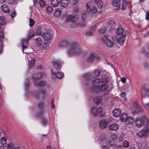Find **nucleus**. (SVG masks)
<instances>
[{"instance_id": "1", "label": "nucleus", "mask_w": 149, "mask_h": 149, "mask_svg": "<svg viewBox=\"0 0 149 149\" xmlns=\"http://www.w3.org/2000/svg\"><path fill=\"white\" fill-rule=\"evenodd\" d=\"M100 80L97 79L93 80L92 84L89 86L87 87L89 90L94 93H100L106 91L108 87V85L103 84L100 85Z\"/></svg>"}, {"instance_id": "2", "label": "nucleus", "mask_w": 149, "mask_h": 149, "mask_svg": "<svg viewBox=\"0 0 149 149\" xmlns=\"http://www.w3.org/2000/svg\"><path fill=\"white\" fill-rule=\"evenodd\" d=\"M59 46L61 47L70 46V47L68 51V53L70 54H77L79 51V49L77 48L78 45L77 43L74 44L65 40L61 42Z\"/></svg>"}, {"instance_id": "3", "label": "nucleus", "mask_w": 149, "mask_h": 149, "mask_svg": "<svg viewBox=\"0 0 149 149\" xmlns=\"http://www.w3.org/2000/svg\"><path fill=\"white\" fill-rule=\"evenodd\" d=\"M100 72L99 70L96 69L92 74L88 73L84 75L83 78L85 81V84L86 87L89 86L92 84V82L94 78H97L100 74Z\"/></svg>"}, {"instance_id": "4", "label": "nucleus", "mask_w": 149, "mask_h": 149, "mask_svg": "<svg viewBox=\"0 0 149 149\" xmlns=\"http://www.w3.org/2000/svg\"><path fill=\"white\" fill-rule=\"evenodd\" d=\"M148 120L145 117L140 118H137L135 120L136 126L138 127H140L145 124V122H148Z\"/></svg>"}, {"instance_id": "5", "label": "nucleus", "mask_w": 149, "mask_h": 149, "mask_svg": "<svg viewBox=\"0 0 149 149\" xmlns=\"http://www.w3.org/2000/svg\"><path fill=\"white\" fill-rule=\"evenodd\" d=\"M102 39L104 42L108 47H112L114 46V43L109 38L105 36H104L102 37Z\"/></svg>"}, {"instance_id": "6", "label": "nucleus", "mask_w": 149, "mask_h": 149, "mask_svg": "<svg viewBox=\"0 0 149 149\" xmlns=\"http://www.w3.org/2000/svg\"><path fill=\"white\" fill-rule=\"evenodd\" d=\"M26 96L29 98L31 99L33 97H35L36 99H39V93L38 91H35L33 93L30 92L26 93Z\"/></svg>"}, {"instance_id": "7", "label": "nucleus", "mask_w": 149, "mask_h": 149, "mask_svg": "<svg viewBox=\"0 0 149 149\" xmlns=\"http://www.w3.org/2000/svg\"><path fill=\"white\" fill-rule=\"evenodd\" d=\"M78 19V17L74 16L69 15L67 18L66 21L67 22H71L73 23L75 22Z\"/></svg>"}, {"instance_id": "8", "label": "nucleus", "mask_w": 149, "mask_h": 149, "mask_svg": "<svg viewBox=\"0 0 149 149\" xmlns=\"http://www.w3.org/2000/svg\"><path fill=\"white\" fill-rule=\"evenodd\" d=\"M137 135L139 137L147 136L149 135V132L143 129L138 133Z\"/></svg>"}, {"instance_id": "9", "label": "nucleus", "mask_w": 149, "mask_h": 149, "mask_svg": "<svg viewBox=\"0 0 149 149\" xmlns=\"http://www.w3.org/2000/svg\"><path fill=\"white\" fill-rule=\"evenodd\" d=\"M120 0H113L111 2V3L114 6L118 7L117 8L115 9L116 10H118L120 9Z\"/></svg>"}, {"instance_id": "10", "label": "nucleus", "mask_w": 149, "mask_h": 149, "mask_svg": "<svg viewBox=\"0 0 149 149\" xmlns=\"http://www.w3.org/2000/svg\"><path fill=\"white\" fill-rule=\"evenodd\" d=\"M108 124L107 120H101L99 123V126L102 129L105 128Z\"/></svg>"}, {"instance_id": "11", "label": "nucleus", "mask_w": 149, "mask_h": 149, "mask_svg": "<svg viewBox=\"0 0 149 149\" xmlns=\"http://www.w3.org/2000/svg\"><path fill=\"white\" fill-rule=\"evenodd\" d=\"M54 67L57 70H60L61 68V63L60 61H54L53 62Z\"/></svg>"}, {"instance_id": "12", "label": "nucleus", "mask_w": 149, "mask_h": 149, "mask_svg": "<svg viewBox=\"0 0 149 149\" xmlns=\"http://www.w3.org/2000/svg\"><path fill=\"white\" fill-rule=\"evenodd\" d=\"M35 85L38 86H44L47 84V82L45 81H38V80L34 81Z\"/></svg>"}, {"instance_id": "13", "label": "nucleus", "mask_w": 149, "mask_h": 149, "mask_svg": "<svg viewBox=\"0 0 149 149\" xmlns=\"http://www.w3.org/2000/svg\"><path fill=\"white\" fill-rule=\"evenodd\" d=\"M125 35H123L121 36L117 39V42L121 45H123L125 39Z\"/></svg>"}, {"instance_id": "14", "label": "nucleus", "mask_w": 149, "mask_h": 149, "mask_svg": "<svg viewBox=\"0 0 149 149\" xmlns=\"http://www.w3.org/2000/svg\"><path fill=\"white\" fill-rule=\"evenodd\" d=\"M30 57V56L29 54L27 56V57L28 58V60L29 61V66L30 68H32L34 66L35 59L34 58H32L31 59H29V57Z\"/></svg>"}, {"instance_id": "15", "label": "nucleus", "mask_w": 149, "mask_h": 149, "mask_svg": "<svg viewBox=\"0 0 149 149\" xmlns=\"http://www.w3.org/2000/svg\"><path fill=\"white\" fill-rule=\"evenodd\" d=\"M134 106L138 110V111H137L136 110H135V111H132V113L134 114H136L138 112H141L143 110L142 108L139 106V105L137 103H135L134 104Z\"/></svg>"}, {"instance_id": "16", "label": "nucleus", "mask_w": 149, "mask_h": 149, "mask_svg": "<svg viewBox=\"0 0 149 149\" xmlns=\"http://www.w3.org/2000/svg\"><path fill=\"white\" fill-rule=\"evenodd\" d=\"M42 36L46 40H50L52 38V35H50L49 33L45 32L42 34Z\"/></svg>"}, {"instance_id": "17", "label": "nucleus", "mask_w": 149, "mask_h": 149, "mask_svg": "<svg viewBox=\"0 0 149 149\" xmlns=\"http://www.w3.org/2000/svg\"><path fill=\"white\" fill-rule=\"evenodd\" d=\"M109 128L110 130L116 131L118 128V126L116 124H113L109 125Z\"/></svg>"}, {"instance_id": "18", "label": "nucleus", "mask_w": 149, "mask_h": 149, "mask_svg": "<svg viewBox=\"0 0 149 149\" xmlns=\"http://www.w3.org/2000/svg\"><path fill=\"white\" fill-rule=\"evenodd\" d=\"M61 0H51V3L54 7L58 6L60 3Z\"/></svg>"}, {"instance_id": "19", "label": "nucleus", "mask_w": 149, "mask_h": 149, "mask_svg": "<svg viewBox=\"0 0 149 149\" xmlns=\"http://www.w3.org/2000/svg\"><path fill=\"white\" fill-rule=\"evenodd\" d=\"M113 115L115 117H118L120 115L121 111L118 109H116L113 111Z\"/></svg>"}, {"instance_id": "20", "label": "nucleus", "mask_w": 149, "mask_h": 149, "mask_svg": "<svg viewBox=\"0 0 149 149\" xmlns=\"http://www.w3.org/2000/svg\"><path fill=\"white\" fill-rule=\"evenodd\" d=\"M106 144L107 145L109 146H110L114 145L115 144V141L111 138L109 140H107V142H106Z\"/></svg>"}, {"instance_id": "21", "label": "nucleus", "mask_w": 149, "mask_h": 149, "mask_svg": "<svg viewBox=\"0 0 149 149\" xmlns=\"http://www.w3.org/2000/svg\"><path fill=\"white\" fill-rule=\"evenodd\" d=\"M100 82L101 81L102 84H104L107 83L108 80L107 77V75H103L102 76L101 79H100Z\"/></svg>"}, {"instance_id": "22", "label": "nucleus", "mask_w": 149, "mask_h": 149, "mask_svg": "<svg viewBox=\"0 0 149 149\" xmlns=\"http://www.w3.org/2000/svg\"><path fill=\"white\" fill-rule=\"evenodd\" d=\"M125 122L127 124H130L133 123L134 122V119L132 117L128 116Z\"/></svg>"}, {"instance_id": "23", "label": "nucleus", "mask_w": 149, "mask_h": 149, "mask_svg": "<svg viewBox=\"0 0 149 149\" xmlns=\"http://www.w3.org/2000/svg\"><path fill=\"white\" fill-rule=\"evenodd\" d=\"M95 2L97 4L98 8H102L103 3L101 0H95Z\"/></svg>"}, {"instance_id": "24", "label": "nucleus", "mask_w": 149, "mask_h": 149, "mask_svg": "<svg viewBox=\"0 0 149 149\" xmlns=\"http://www.w3.org/2000/svg\"><path fill=\"white\" fill-rule=\"evenodd\" d=\"M56 76V77L58 79H61L62 78L64 75V74L62 72H58L56 74L55 73H54L52 75L53 77L54 76Z\"/></svg>"}, {"instance_id": "25", "label": "nucleus", "mask_w": 149, "mask_h": 149, "mask_svg": "<svg viewBox=\"0 0 149 149\" xmlns=\"http://www.w3.org/2000/svg\"><path fill=\"white\" fill-rule=\"evenodd\" d=\"M94 101L97 104H100L102 101L101 96H95L94 99Z\"/></svg>"}, {"instance_id": "26", "label": "nucleus", "mask_w": 149, "mask_h": 149, "mask_svg": "<svg viewBox=\"0 0 149 149\" xmlns=\"http://www.w3.org/2000/svg\"><path fill=\"white\" fill-rule=\"evenodd\" d=\"M128 116L127 113H123L120 117V120L123 122H125L127 119Z\"/></svg>"}, {"instance_id": "27", "label": "nucleus", "mask_w": 149, "mask_h": 149, "mask_svg": "<svg viewBox=\"0 0 149 149\" xmlns=\"http://www.w3.org/2000/svg\"><path fill=\"white\" fill-rule=\"evenodd\" d=\"M70 0H62L61 4L62 7L66 6L70 3Z\"/></svg>"}, {"instance_id": "28", "label": "nucleus", "mask_w": 149, "mask_h": 149, "mask_svg": "<svg viewBox=\"0 0 149 149\" xmlns=\"http://www.w3.org/2000/svg\"><path fill=\"white\" fill-rule=\"evenodd\" d=\"M92 111L94 116L95 117H96L98 114L97 110V108L95 107H93L92 109Z\"/></svg>"}, {"instance_id": "29", "label": "nucleus", "mask_w": 149, "mask_h": 149, "mask_svg": "<svg viewBox=\"0 0 149 149\" xmlns=\"http://www.w3.org/2000/svg\"><path fill=\"white\" fill-rule=\"evenodd\" d=\"M34 35V33L32 30H29L28 35L27 39L28 40L31 39L32 37Z\"/></svg>"}, {"instance_id": "30", "label": "nucleus", "mask_w": 149, "mask_h": 149, "mask_svg": "<svg viewBox=\"0 0 149 149\" xmlns=\"http://www.w3.org/2000/svg\"><path fill=\"white\" fill-rule=\"evenodd\" d=\"M1 10H2L4 12L8 13L9 11V8L7 7V5H6L4 4L2 5L1 6Z\"/></svg>"}, {"instance_id": "31", "label": "nucleus", "mask_w": 149, "mask_h": 149, "mask_svg": "<svg viewBox=\"0 0 149 149\" xmlns=\"http://www.w3.org/2000/svg\"><path fill=\"white\" fill-rule=\"evenodd\" d=\"M6 23V20L5 17L3 16H0V24L1 25H5Z\"/></svg>"}, {"instance_id": "32", "label": "nucleus", "mask_w": 149, "mask_h": 149, "mask_svg": "<svg viewBox=\"0 0 149 149\" xmlns=\"http://www.w3.org/2000/svg\"><path fill=\"white\" fill-rule=\"evenodd\" d=\"M123 31V28L121 26H119L116 30V33L117 34L119 35L122 34Z\"/></svg>"}, {"instance_id": "33", "label": "nucleus", "mask_w": 149, "mask_h": 149, "mask_svg": "<svg viewBox=\"0 0 149 149\" xmlns=\"http://www.w3.org/2000/svg\"><path fill=\"white\" fill-rule=\"evenodd\" d=\"M22 47L23 49L26 48L27 46L26 45L28 44V40H23L22 41Z\"/></svg>"}, {"instance_id": "34", "label": "nucleus", "mask_w": 149, "mask_h": 149, "mask_svg": "<svg viewBox=\"0 0 149 149\" xmlns=\"http://www.w3.org/2000/svg\"><path fill=\"white\" fill-rule=\"evenodd\" d=\"M42 74L41 73H39L38 74H35L33 76V78L35 79L34 81L36 80V79H38L40 78Z\"/></svg>"}, {"instance_id": "35", "label": "nucleus", "mask_w": 149, "mask_h": 149, "mask_svg": "<svg viewBox=\"0 0 149 149\" xmlns=\"http://www.w3.org/2000/svg\"><path fill=\"white\" fill-rule=\"evenodd\" d=\"M61 11L59 8H57L54 13V15L57 17H58L61 14Z\"/></svg>"}, {"instance_id": "36", "label": "nucleus", "mask_w": 149, "mask_h": 149, "mask_svg": "<svg viewBox=\"0 0 149 149\" xmlns=\"http://www.w3.org/2000/svg\"><path fill=\"white\" fill-rule=\"evenodd\" d=\"M95 55L93 54H90L89 57H88V62L91 61L94 59V58H95Z\"/></svg>"}, {"instance_id": "37", "label": "nucleus", "mask_w": 149, "mask_h": 149, "mask_svg": "<svg viewBox=\"0 0 149 149\" xmlns=\"http://www.w3.org/2000/svg\"><path fill=\"white\" fill-rule=\"evenodd\" d=\"M42 33V28L40 26H38L36 30V35L38 36L40 35Z\"/></svg>"}, {"instance_id": "38", "label": "nucleus", "mask_w": 149, "mask_h": 149, "mask_svg": "<svg viewBox=\"0 0 149 149\" xmlns=\"http://www.w3.org/2000/svg\"><path fill=\"white\" fill-rule=\"evenodd\" d=\"M144 124V126L143 129L149 132V123H148V122H145Z\"/></svg>"}, {"instance_id": "39", "label": "nucleus", "mask_w": 149, "mask_h": 149, "mask_svg": "<svg viewBox=\"0 0 149 149\" xmlns=\"http://www.w3.org/2000/svg\"><path fill=\"white\" fill-rule=\"evenodd\" d=\"M97 11V8L95 6H92L91 8L90 12L93 13H95Z\"/></svg>"}, {"instance_id": "40", "label": "nucleus", "mask_w": 149, "mask_h": 149, "mask_svg": "<svg viewBox=\"0 0 149 149\" xmlns=\"http://www.w3.org/2000/svg\"><path fill=\"white\" fill-rule=\"evenodd\" d=\"M39 3L40 6L42 8H43L45 6V2L43 0H40Z\"/></svg>"}, {"instance_id": "41", "label": "nucleus", "mask_w": 149, "mask_h": 149, "mask_svg": "<svg viewBox=\"0 0 149 149\" xmlns=\"http://www.w3.org/2000/svg\"><path fill=\"white\" fill-rule=\"evenodd\" d=\"M36 40L38 46H41L42 45V41L40 38H36Z\"/></svg>"}, {"instance_id": "42", "label": "nucleus", "mask_w": 149, "mask_h": 149, "mask_svg": "<svg viewBox=\"0 0 149 149\" xmlns=\"http://www.w3.org/2000/svg\"><path fill=\"white\" fill-rule=\"evenodd\" d=\"M127 1H124L122 5V7L121 8V10H124L126 8L127 6Z\"/></svg>"}, {"instance_id": "43", "label": "nucleus", "mask_w": 149, "mask_h": 149, "mask_svg": "<svg viewBox=\"0 0 149 149\" xmlns=\"http://www.w3.org/2000/svg\"><path fill=\"white\" fill-rule=\"evenodd\" d=\"M30 85V82L28 80L26 79V80L25 85V88L26 89H27Z\"/></svg>"}, {"instance_id": "44", "label": "nucleus", "mask_w": 149, "mask_h": 149, "mask_svg": "<svg viewBox=\"0 0 149 149\" xmlns=\"http://www.w3.org/2000/svg\"><path fill=\"white\" fill-rule=\"evenodd\" d=\"M35 24V21L33 19L31 18L29 19V26L30 27L33 26Z\"/></svg>"}, {"instance_id": "45", "label": "nucleus", "mask_w": 149, "mask_h": 149, "mask_svg": "<svg viewBox=\"0 0 149 149\" xmlns=\"http://www.w3.org/2000/svg\"><path fill=\"white\" fill-rule=\"evenodd\" d=\"M114 21L111 20L108 22L107 24V27H111L114 24Z\"/></svg>"}, {"instance_id": "46", "label": "nucleus", "mask_w": 149, "mask_h": 149, "mask_svg": "<svg viewBox=\"0 0 149 149\" xmlns=\"http://www.w3.org/2000/svg\"><path fill=\"white\" fill-rule=\"evenodd\" d=\"M53 10L52 8L50 6H48L47 8V11L48 13H50Z\"/></svg>"}, {"instance_id": "47", "label": "nucleus", "mask_w": 149, "mask_h": 149, "mask_svg": "<svg viewBox=\"0 0 149 149\" xmlns=\"http://www.w3.org/2000/svg\"><path fill=\"white\" fill-rule=\"evenodd\" d=\"M123 146L124 147H128L129 146L128 142L126 141H124L123 143Z\"/></svg>"}, {"instance_id": "48", "label": "nucleus", "mask_w": 149, "mask_h": 149, "mask_svg": "<svg viewBox=\"0 0 149 149\" xmlns=\"http://www.w3.org/2000/svg\"><path fill=\"white\" fill-rule=\"evenodd\" d=\"M44 105V103L42 101L39 102L38 104V105L39 107L40 108H42L43 107Z\"/></svg>"}, {"instance_id": "49", "label": "nucleus", "mask_w": 149, "mask_h": 149, "mask_svg": "<svg viewBox=\"0 0 149 149\" xmlns=\"http://www.w3.org/2000/svg\"><path fill=\"white\" fill-rule=\"evenodd\" d=\"M91 4L90 3H87L86 4V7L87 9V10L88 12L89 11V12H90V11L91 10Z\"/></svg>"}, {"instance_id": "50", "label": "nucleus", "mask_w": 149, "mask_h": 149, "mask_svg": "<svg viewBox=\"0 0 149 149\" xmlns=\"http://www.w3.org/2000/svg\"><path fill=\"white\" fill-rule=\"evenodd\" d=\"M1 141L2 144V146H3L5 145L6 144V139L4 138H2L1 139Z\"/></svg>"}, {"instance_id": "51", "label": "nucleus", "mask_w": 149, "mask_h": 149, "mask_svg": "<svg viewBox=\"0 0 149 149\" xmlns=\"http://www.w3.org/2000/svg\"><path fill=\"white\" fill-rule=\"evenodd\" d=\"M3 47V42L1 40H0V54H1L2 52Z\"/></svg>"}, {"instance_id": "52", "label": "nucleus", "mask_w": 149, "mask_h": 149, "mask_svg": "<svg viewBox=\"0 0 149 149\" xmlns=\"http://www.w3.org/2000/svg\"><path fill=\"white\" fill-rule=\"evenodd\" d=\"M42 93L43 95V98H44L45 97H46L47 96V92L45 91H42Z\"/></svg>"}, {"instance_id": "53", "label": "nucleus", "mask_w": 149, "mask_h": 149, "mask_svg": "<svg viewBox=\"0 0 149 149\" xmlns=\"http://www.w3.org/2000/svg\"><path fill=\"white\" fill-rule=\"evenodd\" d=\"M106 29L105 28H103V29H101L99 30V32L100 33L102 34L104 33L106 31Z\"/></svg>"}, {"instance_id": "54", "label": "nucleus", "mask_w": 149, "mask_h": 149, "mask_svg": "<svg viewBox=\"0 0 149 149\" xmlns=\"http://www.w3.org/2000/svg\"><path fill=\"white\" fill-rule=\"evenodd\" d=\"M13 146V144L11 143L8 145L7 148L8 149H12Z\"/></svg>"}, {"instance_id": "55", "label": "nucleus", "mask_w": 149, "mask_h": 149, "mask_svg": "<svg viewBox=\"0 0 149 149\" xmlns=\"http://www.w3.org/2000/svg\"><path fill=\"white\" fill-rule=\"evenodd\" d=\"M97 110L98 113H100L102 112L103 109L101 107H99L98 109H97Z\"/></svg>"}, {"instance_id": "56", "label": "nucleus", "mask_w": 149, "mask_h": 149, "mask_svg": "<svg viewBox=\"0 0 149 149\" xmlns=\"http://www.w3.org/2000/svg\"><path fill=\"white\" fill-rule=\"evenodd\" d=\"M120 80L123 83H125L126 82V79L125 77H122L121 79Z\"/></svg>"}, {"instance_id": "57", "label": "nucleus", "mask_w": 149, "mask_h": 149, "mask_svg": "<svg viewBox=\"0 0 149 149\" xmlns=\"http://www.w3.org/2000/svg\"><path fill=\"white\" fill-rule=\"evenodd\" d=\"M146 19L148 21L149 20V12H147L146 13Z\"/></svg>"}, {"instance_id": "58", "label": "nucleus", "mask_w": 149, "mask_h": 149, "mask_svg": "<svg viewBox=\"0 0 149 149\" xmlns=\"http://www.w3.org/2000/svg\"><path fill=\"white\" fill-rule=\"evenodd\" d=\"M3 33L2 32L0 31V40H1V39L3 38Z\"/></svg>"}, {"instance_id": "59", "label": "nucleus", "mask_w": 149, "mask_h": 149, "mask_svg": "<svg viewBox=\"0 0 149 149\" xmlns=\"http://www.w3.org/2000/svg\"><path fill=\"white\" fill-rule=\"evenodd\" d=\"M16 15V13L15 11H14L11 14V16L12 18H13Z\"/></svg>"}, {"instance_id": "60", "label": "nucleus", "mask_w": 149, "mask_h": 149, "mask_svg": "<svg viewBox=\"0 0 149 149\" xmlns=\"http://www.w3.org/2000/svg\"><path fill=\"white\" fill-rule=\"evenodd\" d=\"M93 33V32L92 31H91V30L89 31H88L86 33V34L87 35H89L90 36H91Z\"/></svg>"}, {"instance_id": "61", "label": "nucleus", "mask_w": 149, "mask_h": 149, "mask_svg": "<svg viewBox=\"0 0 149 149\" xmlns=\"http://www.w3.org/2000/svg\"><path fill=\"white\" fill-rule=\"evenodd\" d=\"M48 122V121L47 120L45 119L43 120L42 123L45 126L46 125H47Z\"/></svg>"}, {"instance_id": "62", "label": "nucleus", "mask_w": 149, "mask_h": 149, "mask_svg": "<svg viewBox=\"0 0 149 149\" xmlns=\"http://www.w3.org/2000/svg\"><path fill=\"white\" fill-rule=\"evenodd\" d=\"M96 25H95L94 26H93L91 29V30L93 32L95 30L96 28Z\"/></svg>"}, {"instance_id": "63", "label": "nucleus", "mask_w": 149, "mask_h": 149, "mask_svg": "<svg viewBox=\"0 0 149 149\" xmlns=\"http://www.w3.org/2000/svg\"><path fill=\"white\" fill-rule=\"evenodd\" d=\"M82 18L83 19H84L86 17V15L85 14H84V13H83L82 15Z\"/></svg>"}, {"instance_id": "64", "label": "nucleus", "mask_w": 149, "mask_h": 149, "mask_svg": "<svg viewBox=\"0 0 149 149\" xmlns=\"http://www.w3.org/2000/svg\"><path fill=\"white\" fill-rule=\"evenodd\" d=\"M122 146L121 145H119L118 146H116V149H122Z\"/></svg>"}]
</instances>
